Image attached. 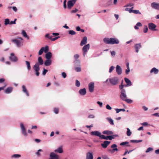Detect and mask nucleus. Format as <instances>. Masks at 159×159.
<instances>
[{"instance_id": "412c9836", "label": "nucleus", "mask_w": 159, "mask_h": 159, "mask_svg": "<svg viewBox=\"0 0 159 159\" xmlns=\"http://www.w3.org/2000/svg\"><path fill=\"white\" fill-rule=\"evenodd\" d=\"M125 83L127 84V85L125 86H129L132 85L131 81L128 79L125 78Z\"/></svg>"}, {"instance_id": "7ed1b4c3", "label": "nucleus", "mask_w": 159, "mask_h": 159, "mask_svg": "<svg viewBox=\"0 0 159 159\" xmlns=\"http://www.w3.org/2000/svg\"><path fill=\"white\" fill-rule=\"evenodd\" d=\"M119 79L117 77H113L109 79L110 83L113 85H116L119 83Z\"/></svg>"}, {"instance_id": "cd10ccee", "label": "nucleus", "mask_w": 159, "mask_h": 159, "mask_svg": "<svg viewBox=\"0 0 159 159\" xmlns=\"http://www.w3.org/2000/svg\"><path fill=\"white\" fill-rule=\"evenodd\" d=\"M63 151L62 149V146H60L57 149L54 150V152H58L59 153H61L63 152Z\"/></svg>"}, {"instance_id": "1a4fd4ad", "label": "nucleus", "mask_w": 159, "mask_h": 159, "mask_svg": "<svg viewBox=\"0 0 159 159\" xmlns=\"http://www.w3.org/2000/svg\"><path fill=\"white\" fill-rule=\"evenodd\" d=\"M20 127L21 128V129L22 130V134L25 136H27V133L25 128L24 126V125L22 123H21L20 124Z\"/></svg>"}, {"instance_id": "c9c22d12", "label": "nucleus", "mask_w": 159, "mask_h": 159, "mask_svg": "<svg viewBox=\"0 0 159 159\" xmlns=\"http://www.w3.org/2000/svg\"><path fill=\"white\" fill-rule=\"evenodd\" d=\"M142 141H143V140H131L130 141V142L132 143H138L142 142Z\"/></svg>"}, {"instance_id": "e2e57ef3", "label": "nucleus", "mask_w": 159, "mask_h": 159, "mask_svg": "<svg viewBox=\"0 0 159 159\" xmlns=\"http://www.w3.org/2000/svg\"><path fill=\"white\" fill-rule=\"evenodd\" d=\"M103 159H110L106 155H104L102 157Z\"/></svg>"}, {"instance_id": "9d476101", "label": "nucleus", "mask_w": 159, "mask_h": 159, "mask_svg": "<svg viewBox=\"0 0 159 159\" xmlns=\"http://www.w3.org/2000/svg\"><path fill=\"white\" fill-rule=\"evenodd\" d=\"M9 59L12 61L16 62L18 60L17 57L15 56L14 53H11L10 56L9 57Z\"/></svg>"}, {"instance_id": "f257e3e1", "label": "nucleus", "mask_w": 159, "mask_h": 159, "mask_svg": "<svg viewBox=\"0 0 159 159\" xmlns=\"http://www.w3.org/2000/svg\"><path fill=\"white\" fill-rule=\"evenodd\" d=\"M103 41L106 43L110 44H117L119 42V40L115 38H105L103 39Z\"/></svg>"}, {"instance_id": "09e8293b", "label": "nucleus", "mask_w": 159, "mask_h": 159, "mask_svg": "<svg viewBox=\"0 0 159 159\" xmlns=\"http://www.w3.org/2000/svg\"><path fill=\"white\" fill-rule=\"evenodd\" d=\"M75 85L78 87H79L80 85V82L77 80H76Z\"/></svg>"}, {"instance_id": "f3484780", "label": "nucleus", "mask_w": 159, "mask_h": 159, "mask_svg": "<svg viewBox=\"0 0 159 159\" xmlns=\"http://www.w3.org/2000/svg\"><path fill=\"white\" fill-rule=\"evenodd\" d=\"M50 157L51 158H53L54 159H59L58 156L53 152H51L50 153Z\"/></svg>"}, {"instance_id": "2eb2a0df", "label": "nucleus", "mask_w": 159, "mask_h": 159, "mask_svg": "<svg viewBox=\"0 0 159 159\" xmlns=\"http://www.w3.org/2000/svg\"><path fill=\"white\" fill-rule=\"evenodd\" d=\"M111 142L107 141H105L103 143L101 144V146L104 148H107L108 145L110 144Z\"/></svg>"}, {"instance_id": "79ce46f5", "label": "nucleus", "mask_w": 159, "mask_h": 159, "mask_svg": "<svg viewBox=\"0 0 159 159\" xmlns=\"http://www.w3.org/2000/svg\"><path fill=\"white\" fill-rule=\"evenodd\" d=\"M21 157L20 155L18 154H15L12 155V157L15 158L19 157Z\"/></svg>"}, {"instance_id": "20e7f679", "label": "nucleus", "mask_w": 159, "mask_h": 159, "mask_svg": "<svg viewBox=\"0 0 159 159\" xmlns=\"http://www.w3.org/2000/svg\"><path fill=\"white\" fill-rule=\"evenodd\" d=\"M33 69L35 70V74L37 76H39V64L38 63L35 64L34 66Z\"/></svg>"}, {"instance_id": "052dcab7", "label": "nucleus", "mask_w": 159, "mask_h": 159, "mask_svg": "<svg viewBox=\"0 0 159 159\" xmlns=\"http://www.w3.org/2000/svg\"><path fill=\"white\" fill-rule=\"evenodd\" d=\"M61 75L62 77L63 78H65L66 77V74L64 72H63L61 73Z\"/></svg>"}, {"instance_id": "39448f33", "label": "nucleus", "mask_w": 159, "mask_h": 159, "mask_svg": "<svg viewBox=\"0 0 159 159\" xmlns=\"http://www.w3.org/2000/svg\"><path fill=\"white\" fill-rule=\"evenodd\" d=\"M90 45L89 44H87L84 46L82 48V51L83 52V55L84 57L85 56L86 53L89 49Z\"/></svg>"}, {"instance_id": "49530a36", "label": "nucleus", "mask_w": 159, "mask_h": 159, "mask_svg": "<svg viewBox=\"0 0 159 159\" xmlns=\"http://www.w3.org/2000/svg\"><path fill=\"white\" fill-rule=\"evenodd\" d=\"M129 143V142L128 141H125L123 142L120 143V145L121 146H123L126 144H128Z\"/></svg>"}, {"instance_id": "4d7b16f0", "label": "nucleus", "mask_w": 159, "mask_h": 159, "mask_svg": "<svg viewBox=\"0 0 159 159\" xmlns=\"http://www.w3.org/2000/svg\"><path fill=\"white\" fill-rule=\"evenodd\" d=\"M48 70L47 69H44L43 70V75H45L46 73L48 72Z\"/></svg>"}, {"instance_id": "f8f14e48", "label": "nucleus", "mask_w": 159, "mask_h": 159, "mask_svg": "<svg viewBox=\"0 0 159 159\" xmlns=\"http://www.w3.org/2000/svg\"><path fill=\"white\" fill-rule=\"evenodd\" d=\"M149 29L152 30H156L155 28L156 25L153 23H150L148 25Z\"/></svg>"}, {"instance_id": "0e129e2a", "label": "nucleus", "mask_w": 159, "mask_h": 159, "mask_svg": "<svg viewBox=\"0 0 159 159\" xmlns=\"http://www.w3.org/2000/svg\"><path fill=\"white\" fill-rule=\"evenodd\" d=\"M66 0H65L63 2V7H64V8L65 9L66 8Z\"/></svg>"}, {"instance_id": "a211bd4d", "label": "nucleus", "mask_w": 159, "mask_h": 159, "mask_svg": "<svg viewBox=\"0 0 159 159\" xmlns=\"http://www.w3.org/2000/svg\"><path fill=\"white\" fill-rule=\"evenodd\" d=\"M87 39L86 37H84L81 42L80 43V45L82 46L85 44L87 43Z\"/></svg>"}, {"instance_id": "a18cd8bd", "label": "nucleus", "mask_w": 159, "mask_h": 159, "mask_svg": "<svg viewBox=\"0 0 159 159\" xmlns=\"http://www.w3.org/2000/svg\"><path fill=\"white\" fill-rule=\"evenodd\" d=\"M69 34L72 35H74L76 33L75 31L73 30H70L69 31Z\"/></svg>"}, {"instance_id": "6e6d98bb", "label": "nucleus", "mask_w": 159, "mask_h": 159, "mask_svg": "<svg viewBox=\"0 0 159 159\" xmlns=\"http://www.w3.org/2000/svg\"><path fill=\"white\" fill-rule=\"evenodd\" d=\"M148 30V28L147 26L146 25L145 26L143 30V32L145 33H146L147 32Z\"/></svg>"}, {"instance_id": "f03ea898", "label": "nucleus", "mask_w": 159, "mask_h": 159, "mask_svg": "<svg viewBox=\"0 0 159 159\" xmlns=\"http://www.w3.org/2000/svg\"><path fill=\"white\" fill-rule=\"evenodd\" d=\"M23 39L21 37H18L16 39L11 40L12 42L16 44L18 47H20L23 45Z\"/></svg>"}, {"instance_id": "37998d69", "label": "nucleus", "mask_w": 159, "mask_h": 159, "mask_svg": "<svg viewBox=\"0 0 159 159\" xmlns=\"http://www.w3.org/2000/svg\"><path fill=\"white\" fill-rule=\"evenodd\" d=\"M43 47H42L39 50V53H38V54L39 55H41L43 54Z\"/></svg>"}, {"instance_id": "603ef678", "label": "nucleus", "mask_w": 159, "mask_h": 159, "mask_svg": "<svg viewBox=\"0 0 159 159\" xmlns=\"http://www.w3.org/2000/svg\"><path fill=\"white\" fill-rule=\"evenodd\" d=\"M75 70L77 72H80L81 71V68L80 67H77L75 68Z\"/></svg>"}, {"instance_id": "2f4dec72", "label": "nucleus", "mask_w": 159, "mask_h": 159, "mask_svg": "<svg viewBox=\"0 0 159 159\" xmlns=\"http://www.w3.org/2000/svg\"><path fill=\"white\" fill-rule=\"evenodd\" d=\"M23 35V36L25 37V38H27L28 39H29V37L28 36V35H27L26 32L24 30H23L22 31V33Z\"/></svg>"}, {"instance_id": "aec40b11", "label": "nucleus", "mask_w": 159, "mask_h": 159, "mask_svg": "<svg viewBox=\"0 0 159 159\" xmlns=\"http://www.w3.org/2000/svg\"><path fill=\"white\" fill-rule=\"evenodd\" d=\"M22 89L23 92L25 93L27 96H29V93L25 85H23L22 86Z\"/></svg>"}, {"instance_id": "774afa93", "label": "nucleus", "mask_w": 159, "mask_h": 159, "mask_svg": "<svg viewBox=\"0 0 159 159\" xmlns=\"http://www.w3.org/2000/svg\"><path fill=\"white\" fill-rule=\"evenodd\" d=\"M94 117V116L93 115H90L88 116V117L89 118H93Z\"/></svg>"}, {"instance_id": "5fc2aeb1", "label": "nucleus", "mask_w": 159, "mask_h": 159, "mask_svg": "<svg viewBox=\"0 0 159 159\" xmlns=\"http://www.w3.org/2000/svg\"><path fill=\"white\" fill-rule=\"evenodd\" d=\"M125 10L126 11H128L130 13H132V9L130 8H126L125 9Z\"/></svg>"}, {"instance_id": "9b49d317", "label": "nucleus", "mask_w": 159, "mask_h": 159, "mask_svg": "<svg viewBox=\"0 0 159 159\" xmlns=\"http://www.w3.org/2000/svg\"><path fill=\"white\" fill-rule=\"evenodd\" d=\"M151 7L155 9L159 10V3L153 2L151 4Z\"/></svg>"}, {"instance_id": "ea45409f", "label": "nucleus", "mask_w": 159, "mask_h": 159, "mask_svg": "<svg viewBox=\"0 0 159 159\" xmlns=\"http://www.w3.org/2000/svg\"><path fill=\"white\" fill-rule=\"evenodd\" d=\"M132 13H134L135 14H140L141 12L138 10H132Z\"/></svg>"}, {"instance_id": "864d4df0", "label": "nucleus", "mask_w": 159, "mask_h": 159, "mask_svg": "<svg viewBox=\"0 0 159 159\" xmlns=\"http://www.w3.org/2000/svg\"><path fill=\"white\" fill-rule=\"evenodd\" d=\"M115 67L113 66H111L109 70V72L110 73H111L113 70L114 69Z\"/></svg>"}, {"instance_id": "58836bf2", "label": "nucleus", "mask_w": 159, "mask_h": 159, "mask_svg": "<svg viewBox=\"0 0 159 159\" xmlns=\"http://www.w3.org/2000/svg\"><path fill=\"white\" fill-rule=\"evenodd\" d=\"M10 21L8 19H6L5 20L4 24L5 25H7L8 24H10Z\"/></svg>"}, {"instance_id": "a19ab883", "label": "nucleus", "mask_w": 159, "mask_h": 159, "mask_svg": "<svg viewBox=\"0 0 159 159\" xmlns=\"http://www.w3.org/2000/svg\"><path fill=\"white\" fill-rule=\"evenodd\" d=\"M101 139L107 140L108 139H109V136H105L104 135H102L101 136Z\"/></svg>"}, {"instance_id": "a878e982", "label": "nucleus", "mask_w": 159, "mask_h": 159, "mask_svg": "<svg viewBox=\"0 0 159 159\" xmlns=\"http://www.w3.org/2000/svg\"><path fill=\"white\" fill-rule=\"evenodd\" d=\"M52 61L50 59H47L44 62V64L45 66H48L50 65Z\"/></svg>"}, {"instance_id": "473e14b6", "label": "nucleus", "mask_w": 159, "mask_h": 159, "mask_svg": "<svg viewBox=\"0 0 159 159\" xmlns=\"http://www.w3.org/2000/svg\"><path fill=\"white\" fill-rule=\"evenodd\" d=\"M43 52L45 53H46L48 52L49 50V47L48 46H46L45 47H43Z\"/></svg>"}, {"instance_id": "dca6fc26", "label": "nucleus", "mask_w": 159, "mask_h": 159, "mask_svg": "<svg viewBox=\"0 0 159 159\" xmlns=\"http://www.w3.org/2000/svg\"><path fill=\"white\" fill-rule=\"evenodd\" d=\"M141 46L140 43L136 44L134 46V48L135 50V51L136 52H139V49L141 48Z\"/></svg>"}, {"instance_id": "bf43d9fd", "label": "nucleus", "mask_w": 159, "mask_h": 159, "mask_svg": "<svg viewBox=\"0 0 159 159\" xmlns=\"http://www.w3.org/2000/svg\"><path fill=\"white\" fill-rule=\"evenodd\" d=\"M74 57L75 59H77L79 58V55L78 54H76L74 56Z\"/></svg>"}, {"instance_id": "69168bd1", "label": "nucleus", "mask_w": 159, "mask_h": 159, "mask_svg": "<svg viewBox=\"0 0 159 159\" xmlns=\"http://www.w3.org/2000/svg\"><path fill=\"white\" fill-rule=\"evenodd\" d=\"M152 150V148H149L147 149V150L146 151V152H150V151Z\"/></svg>"}, {"instance_id": "c03bdc74", "label": "nucleus", "mask_w": 159, "mask_h": 159, "mask_svg": "<svg viewBox=\"0 0 159 159\" xmlns=\"http://www.w3.org/2000/svg\"><path fill=\"white\" fill-rule=\"evenodd\" d=\"M124 101H125L128 103H131L133 102L132 100L130 99H127V98Z\"/></svg>"}, {"instance_id": "bb28decb", "label": "nucleus", "mask_w": 159, "mask_h": 159, "mask_svg": "<svg viewBox=\"0 0 159 159\" xmlns=\"http://www.w3.org/2000/svg\"><path fill=\"white\" fill-rule=\"evenodd\" d=\"M159 72L158 69H157L156 68L154 67L152 68L150 71V73H152L154 72L155 74H157Z\"/></svg>"}, {"instance_id": "4c0bfd02", "label": "nucleus", "mask_w": 159, "mask_h": 159, "mask_svg": "<svg viewBox=\"0 0 159 159\" xmlns=\"http://www.w3.org/2000/svg\"><path fill=\"white\" fill-rule=\"evenodd\" d=\"M118 136L117 135H112L109 136V139L111 140L112 139H114L115 137H116Z\"/></svg>"}, {"instance_id": "b1692460", "label": "nucleus", "mask_w": 159, "mask_h": 159, "mask_svg": "<svg viewBox=\"0 0 159 159\" xmlns=\"http://www.w3.org/2000/svg\"><path fill=\"white\" fill-rule=\"evenodd\" d=\"M12 90L13 88L12 87H8L5 91V93H9L12 91Z\"/></svg>"}, {"instance_id": "680f3d73", "label": "nucleus", "mask_w": 159, "mask_h": 159, "mask_svg": "<svg viewBox=\"0 0 159 159\" xmlns=\"http://www.w3.org/2000/svg\"><path fill=\"white\" fill-rule=\"evenodd\" d=\"M106 108L108 110H111L112 108L108 104H107L106 106Z\"/></svg>"}, {"instance_id": "5701e85b", "label": "nucleus", "mask_w": 159, "mask_h": 159, "mask_svg": "<svg viewBox=\"0 0 159 159\" xmlns=\"http://www.w3.org/2000/svg\"><path fill=\"white\" fill-rule=\"evenodd\" d=\"M102 133L103 134H107V135H111L113 134V133L112 131L108 130H105L103 131Z\"/></svg>"}, {"instance_id": "7c9ffc66", "label": "nucleus", "mask_w": 159, "mask_h": 159, "mask_svg": "<svg viewBox=\"0 0 159 159\" xmlns=\"http://www.w3.org/2000/svg\"><path fill=\"white\" fill-rule=\"evenodd\" d=\"M38 62L39 63V64L40 65H42L43 64V60L41 57H39L38 58Z\"/></svg>"}, {"instance_id": "f704fd0d", "label": "nucleus", "mask_w": 159, "mask_h": 159, "mask_svg": "<svg viewBox=\"0 0 159 159\" xmlns=\"http://www.w3.org/2000/svg\"><path fill=\"white\" fill-rule=\"evenodd\" d=\"M127 132L126 134L128 136H130L131 134V132L129 128H127Z\"/></svg>"}, {"instance_id": "72a5a7b5", "label": "nucleus", "mask_w": 159, "mask_h": 159, "mask_svg": "<svg viewBox=\"0 0 159 159\" xmlns=\"http://www.w3.org/2000/svg\"><path fill=\"white\" fill-rule=\"evenodd\" d=\"M118 149L117 148H113L112 149H110L108 151L109 152H110L111 153H114L115 152V151H118Z\"/></svg>"}, {"instance_id": "393cba45", "label": "nucleus", "mask_w": 159, "mask_h": 159, "mask_svg": "<svg viewBox=\"0 0 159 159\" xmlns=\"http://www.w3.org/2000/svg\"><path fill=\"white\" fill-rule=\"evenodd\" d=\"M52 57V54L51 52H47L45 55V57L47 59H50Z\"/></svg>"}, {"instance_id": "0eeeda50", "label": "nucleus", "mask_w": 159, "mask_h": 159, "mask_svg": "<svg viewBox=\"0 0 159 159\" xmlns=\"http://www.w3.org/2000/svg\"><path fill=\"white\" fill-rule=\"evenodd\" d=\"M77 0H71L67 2V7L69 9L72 7L76 2Z\"/></svg>"}, {"instance_id": "ddd939ff", "label": "nucleus", "mask_w": 159, "mask_h": 159, "mask_svg": "<svg viewBox=\"0 0 159 159\" xmlns=\"http://www.w3.org/2000/svg\"><path fill=\"white\" fill-rule=\"evenodd\" d=\"M91 134L92 135L99 137L100 139L101 138V136L102 135L99 132L96 131L91 132Z\"/></svg>"}, {"instance_id": "423d86ee", "label": "nucleus", "mask_w": 159, "mask_h": 159, "mask_svg": "<svg viewBox=\"0 0 159 159\" xmlns=\"http://www.w3.org/2000/svg\"><path fill=\"white\" fill-rule=\"evenodd\" d=\"M120 98L123 101L127 98L126 95L125 94V90L124 89H122L121 90Z\"/></svg>"}, {"instance_id": "3c124183", "label": "nucleus", "mask_w": 159, "mask_h": 159, "mask_svg": "<svg viewBox=\"0 0 159 159\" xmlns=\"http://www.w3.org/2000/svg\"><path fill=\"white\" fill-rule=\"evenodd\" d=\"M43 150L42 149H39L38 152L36 153V154L38 156H40V154L39 152H42Z\"/></svg>"}, {"instance_id": "6ab92c4d", "label": "nucleus", "mask_w": 159, "mask_h": 159, "mask_svg": "<svg viewBox=\"0 0 159 159\" xmlns=\"http://www.w3.org/2000/svg\"><path fill=\"white\" fill-rule=\"evenodd\" d=\"M80 94L81 95H85L86 93V89L85 88L81 89L79 91Z\"/></svg>"}, {"instance_id": "e433bc0d", "label": "nucleus", "mask_w": 159, "mask_h": 159, "mask_svg": "<svg viewBox=\"0 0 159 159\" xmlns=\"http://www.w3.org/2000/svg\"><path fill=\"white\" fill-rule=\"evenodd\" d=\"M116 113H118L120 111H125V110L124 109H116Z\"/></svg>"}, {"instance_id": "c85d7f7f", "label": "nucleus", "mask_w": 159, "mask_h": 159, "mask_svg": "<svg viewBox=\"0 0 159 159\" xmlns=\"http://www.w3.org/2000/svg\"><path fill=\"white\" fill-rule=\"evenodd\" d=\"M106 119L108 121V122L110 123V124H111V125H114L113 121L111 118L107 117L106 118Z\"/></svg>"}, {"instance_id": "c756f323", "label": "nucleus", "mask_w": 159, "mask_h": 159, "mask_svg": "<svg viewBox=\"0 0 159 159\" xmlns=\"http://www.w3.org/2000/svg\"><path fill=\"white\" fill-rule=\"evenodd\" d=\"M25 62L27 65V69L29 70H30L31 69V66H30V62L29 61H25Z\"/></svg>"}, {"instance_id": "de8ad7c7", "label": "nucleus", "mask_w": 159, "mask_h": 159, "mask_svg": "<svg viewBox=\"0 0 159 159\" xmlns=\"http://www.w3.org/2000/svg\"><path fill=\"white\" fill-rule=\"evenodd\" d=\"M45 36L46 37L48 38L49 39H51V41H52V35H49L48 34H46L45 35Z\"/></svg>"}, {"instance_id": "13d9d810", "label": "nucleus", "mask_w": 159, "mask_h": 159, "mask_svg": "<svg viewBox=\"0 0 159 159\" xmlns=\"http://www.w3.org/2000/svg\"><path fill=\"white\" fill-rule=\"evenodd\" d=\"M117 146L116 144H113L111 146V148H112L113 149L117 148Z\"/></svg>"}, {"instance_id": "6e6552de", "label": "nucleus", "mask_w": 159, "mask_h": 159, "mask_svg": "<svg viewBox=\"0 0 159 159\" xmlns=\"http://www.w3.org/2000/svg\"><path fill=\"white\" fill-rule=\"evenodd\" d=\"M89 91L91 93L93 92L94 88V84L93 82H90L89 84Z\"/></svg>"}, {"instance_id": "4468645a", "label": "nucleus", "mask_w": 159, "mask_h": 159, "mask_svg": "<svg viewBox=\"0 0 159 159\" xmlns=\"http://www.w3.org/2000/svg\"><path fill=\"white\" fill-rule=\"evenodd\" d=\"M116 72L118 75H120L122 73V70L120 66L117 65L116 67Z\"/></svg>"}, {"instance_id": "8fccbe9b", "label": "nucleus", "mask_w": 159, "mask_h": 159, "mask_svg": "<svg viewBox=\"0 0 159 159\" xmlns=\"http://www.w3.org/2000/svg\"><path fill=\"white\" fill-rule=\"evenodd\" d=\"M59 109L57 108H55L54 109V112L56 114L58 113Z\"/></svg>"}, {"instance_id": "4be33fe9", "label": "nucleus", "mask_w": 159, "mask_h": 159, "mask_svg": "<svg viewBox=\"0 0 159 159\" xmlns=\"http://www.w3.org/2000/svg\"><path fill=\"white\" fill-rule=\"evenodd\" d=\"M93 156L92 154L90 152L87 153L86 159H93Z\"/></svg>"}, {"instance_id": "338daca9", "label": "nucleus", "mask_w": 159, "mask_h": 159, "mask_svg": "<svg viewBox=\"0 0 159 159\" xmlns=\"http://www.w3.org/2000/svg\"><path fill=\"white\" fill-rule=\"evenodd\" d=\"M111 54L112 56H115L116 55V52L114 51H112L111 52Z\"/></svg>"}]
</instances>
